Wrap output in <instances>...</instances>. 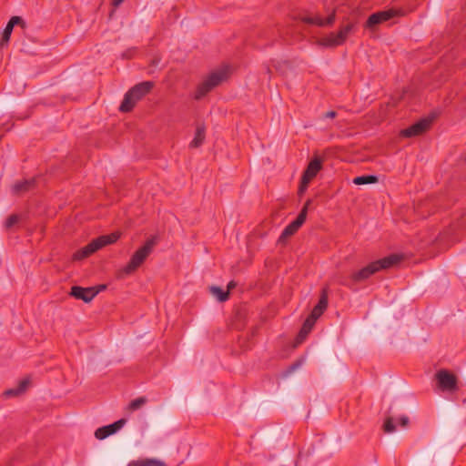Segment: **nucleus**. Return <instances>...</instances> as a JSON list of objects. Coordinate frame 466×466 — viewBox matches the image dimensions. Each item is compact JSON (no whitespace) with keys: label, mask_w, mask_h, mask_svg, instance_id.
<instances>
[{"label":"nucleus","mask_w":466,"mask_h":466,"mask_svg":"<svg viewBox=\"0 0 466 466\" xmlns=\"http://www.w3.org/2000/svg\"><path fill=\"white\" fill-rule=\"evenodd\" d=\"M402 256L399 254H391L383 258L378 259L367 265L366 267L353 272L350 276L354 282H360L368 279L373 274L382 269H387L400 263Z\"/></svg>","instance_id":"f257e3e1"},{"label":"nucleus","mask_w":466,"mask_h":466,"mask_svg":"<svg viewBox=\"0 0 466 466\" xmlns=\"http://www.w3.org/2000/svg\"><path fill=\"white\" fill-rule=\"evenodd\" d=\"M34 182H35L34 179H29V180H24V181H21V182H17V183H15L14 185L13 190H14V192H15L17 194L25 192V191H27L31 187H33Z\"/></svg>","instance_id":"6ab92c4d"},{"label":"nucleus","mask_w":466,"mask_h":466,"mask_svg":"<svg viewBox=\"0 0 466 466\" xmlns=\"http://www.w3.org/2000/svg\"><path fill=\"white\" fill-rule=\"evenodd\" d=\"M311 329H307L305 326H302L298 338L297 342L300 343L304 340V339L308 336V334L310 332Z\"/></svg>","instance_id":"bb28decb"},{"label":"nucleus","mask_w":466,"mask_h":466,"mask_svg":"<svg viewBox=\"0 0 466 466\" xmlns=\"http://www.w3.org/2000/svg\"><path fill=\"white\" fill-rule=\"evenodd\" d=\"M210 293L217 298V299L220 302H224L228 300L229 294L228 291H224L222 289L217 286H212L209 288Z\"/></svg>","instance_id":"aec40b11"},{"label":"nucleus","mask_w":466,"mask_h":466,"mask_svg":"<svg viewBox=\"0 0 466 466\" xmlns=\"http://www.w3.org/2000/svg\"><path fill=\"white\" fill-rule=\"evenodd\" d=\"M301 20L307 24L317 25L319 26L325 25L323 18L319 16H303Z\"/></svg>","instance_id":"5701e85b"},{"label":"nucleus","mask_w":466,"mask_h":466,"mask_svg":"<svg viewBox=\"0 0 466 466\" xmlns=\"http://www.w3.org/2000/svg\"><path fill=\"white\" fill-rule=\"evenodd\" d=\"M310 203H311V200H309V199L307 200L305 205H304V207H303V208L299 212V214H302L303 212H305V218H307L308 208H309Z\"/></svg>","instance_id":"7c9ffc66"},{"label":"nucleus","mask_w":466,"mask_h":466,"mask_svg":"<svg viewBox=\"0 0 466 466\" xmlns=\"http://www.w3.org/2000/svg\"><path fill=\"white\" fill-rule=\"evenodd\" d=\"M16 25H21L23 27H25V22L20 16H12L7 23L5 28L3 31L2 38H1V46L5 45L8 43L13 28Z\"/></svg>","instance_id":"4468645a"},{"label":"nucleus","mask_w":466,"mask_h":466,"mask_svg":"<svg viewBox=\"0 0 466 466\" xmlns=\"http://www.w3.org/2000/svg\"><path fill=\"white\" fill-rule=\"evenodd\" d=\"M123 2H124V0H112V5H113L115 7H117V6H119Z\"/></svg>","instance_id":"72a5a7b5"},{"label":"nucleus","mask_w":466,"mask_h":466,"mask_svg":"<svg viewBox=\"0 0 466 466\" xmlns=\"http://www.w3.org/2000/svg\"><path fill=\"white\" fill-rule=\"evenodd\" d=\"M436 379L439 387L442 390H453L456 389L457 379L456 377L445 370L437 372Z\"/></svg>","instance_id":"1a4fd4ad"},{"label":"nucleus","mask_w":466,"mask_h":466,"mask_svg":"<svg viewBox=\"0 0 466 466\" xmlns=\"http://www.w3.org/2000/svg\"><path fill=\"white\" fill-rule=\"evenodd\" d=\"M147 400L146 397H139L134 400H132L127 406V410L129 411H135L140 409L143 405L147 403Z\"/></svg>","instance_id":"4be33fe9"},{"label":"nucleus","mask_w":466,"mask_h":466,"mask_svg":"<svg viewBox=\"0 0 466 466\" xmlns=\"http://www.w3.org/2000/svg\"><path fill=\"white\" fill-rule=\"evenodd\" d=\"M311 329H307L305 326H302L298 338L297 342L300 343L304 340V339L308 336V334L310 332Z\"/></svg>","instance_id":"a878e982"},{"label":"nucleus","mask_w":466,"mask_h":466,"mask_svg":"<svg viewBox=\"0 0 466 466\" xmlns=\"http://www.w3.org/2000/svg\"><path fill=\"white\" fill-rule=\"evenodd\" d=\"M304 222L305 212H303L302 214H299L297 218L284 228L279 240L285 241L288 238L294 235L298 231V229L303 225Z\"/></svg>","instance_id":"ddd939ff"},{"label":"nucleus","mask_w":466,"mask_h":466,"mask_svg":"<svg viewBox=\"0 0 466 466\" xmlns=\"http://www.w3.org/2000/svg\"><path fill=\"white\" fill-rule=\"evenodd\" d=\"M432 122L431 118H423L417 123L413 124L408 128L400 131V135L405 137H411L419 136L429 129Z\"/></svg>","instance_id":"6e6552de"},{"label":"nucleus","mask_w":466,"mask_h":466,"mask_svg":"<svg viewBox=\"0 0 466 466\" xmlns=\"http://www.w3.org/2000/svg\"><path fill=\"white\" fill-rule=\"evenodd\" d=\"M337 116V113L335 111H329L327 112L323 117H327V118H334L335 116Z\"/></svg>","instance_id":"2f4dec72"},{"label":"nucleus","mask_w":466,"mask_h":466,"mask_svg":"<svg viewBox=\"0 0 466 466\" xmlns=\"http://www.w3.org/2000/svg\"><path fill=\"white\" fill-rule=\"evenodd\" d=\"M228 76V68L222 67L210 73L198 86L195 98L200 99Z\"/></svg>","instance_id":"7ed1b4c3"},{"label":"nucleus","mask_w":466,"mask_h":466,"mask_svg":"<svg viewBox=\"0 0 466 466\" xmlns=\"http://www.w3.org/2000/svg\"><path fill=\"white\" fill-rule=\"evenodd\" d=\"M120 238L119 232H113L109 235L101 236L94 240H92L89 244H87L83 248L76 251L73 258L76 260L83 259L101 248L115 243Z\"/></svg>","instance_id":"20e7f679"},{"label":"nucleus","mask_w":466,"mask_h":466,"mask_svg":"<svg viewBox=\"0 0 466 466\" xmlns=\"http://www.w3.org/2000/svg\"><path fill=\"white\" fill-rule=\"evenodd\" d=\"M315 322L316 320L311 318V317H308L303 324V326H305L307 329H311L313 328V326L315 325Z\"/></svg>","instance_id":"cd10ccee"},{"label":"nucleus","mask_w":466,"mask_h":466,"mask_svg":"<svg viewBox=\"0 0 466 466\" xmlns=\"http://www.w3.org/2000/svg\"><path fill=\"white\" fill-rule=\"evenodd\" d=\"M399 421L402 427H406L409 423V418L407 416L403 415L400 418Z\"/></svg>","instance_id":"c756f323"},{"label":"nucleus","mask_w":466,"mask_h":466,"mask_svg":"<svg viewBox=\"0 0 466 466\" xmlns=\"http://www.w3.org/2000/svg\"><path fill=\"white\" fill-rule=\"evenodd\" d=\"M237 286L236 282L231 280L228 284V289H227V291H230L231 289H233L235 287Z\"/></svg>","instance_id":"473e14b6"},{"label":"nucleus","mask_w":466,"mask_h":466,"mask_svg":"<svg viewBox=\"0 0 466 466\" xmlns=\"http://www.w3.org/2000/svg\"><path fill=\"white\" fill-rule=\"evenodd\" d=\"M127 466H165V463L156 459H145L130 461Z\"/></svg>","instance_id":"a211bd4d"},{"label":"nucleus","mask_w":466,"mask_h":466,"mask_svg":"<svg viewBox=\"0 0 466 466\" xmlns=\"http://www.w3.org/2000/svg\"><path fill=\"white\" fill-rule=\"evenodd\" d=\"M126 422L127 420L120 419L112 424L100 427L95 431V437L98 440H104L119 431L126 424Z\"/></svg>","instance_id":"9b49d317"},{"label":"nucleus","mask_w":466,"mask_h":466,"mask_svg":"<svg viewBox=\"0 0 466 466\" xmlns=\"http://www.w3.org/2000/svg\"><path fill=\"white\" fill-rule=\"evenodd\" d=\"M328 307V294L326 289H324L320 295L319 303L312 309L309 317L313 318L317 320L325 311Z\"/></svg>","instance_id":"2eb2a0df"},{"label":"nucleus","mask_w":466,"mask_h":466,"mask_svg":"<svg viewBox=\"0 0 466 466\" xmlns=\"http://www.w3.org/2000/svg\"><path fill=\"white\" fill-rule=\"evenodd\" d=\"M154 84L146 81L136 85L126 95L119 106L121 112H129L133 109L137 101L150 92Z\"/></svg>","instance_id":"f03ea898"},{"label":"nucleus","mask_w":466,"mask_h":466,"mask_svg":"<svg viewBox=\"0 0 466 466\" xmlns=\"http://www.w3.org/2000/svg\"><path fill=\"white\" fill-rule=\"evenodd\" d=\"M155 245V238L147 240L144 246L138 248L133 254L127 266L123 268V273L126 275H130L134 271H136L144 263L147 258L151 254Z\"/></svg>","instance_id":"39448f33"},{"label":"nucleus","mask_w":466,"mask_h":466,"mask_svg":"<svg viewBox=\"0 0 466 466\" xmlns=\"http://www.w3.org/2000/svg\"><path fill=\"white\" fill-rule=\"evenodd\" d=\"M106 287L103 285L100 287V289H104Z\"/></svg>","instance_id":"f704fd0d"},{"label":"nucleus","mask_w":466,"mask_h":466,"mask_svg":"<svg viewBox=\"0 0 466 466\" xmlns=\"http://www.w3.org/2000/svg\"><path fill=\"white\" fill-rule=\"evenodd\" d=\"M29 383H30L29 380L28 379H25V380L20 381V383L18 384L17 387L5 390L4 392V395L5 397L19 396V395L23 394L27 390V388L29 386Z\"/></svg>","instance_id":"dca6fc26"},{"label":"nucleus","mask_w":466,"mask_h":466,"mask_svg":"<svg viewBox=\"0 0 466 466\" xmlns=\"http://www.w3.org/2000/svg\"><path fill=\"white\" fill-rule=\"evenodd\" d=\"M383 430L386 433H392L396 430V426L391 417H388L383 424Z\"/></svg>","instance_id":"b1692460"},{"label":"nucleus","mask_w":466,"mask_h":466,"mask_svg":"<svg viewBox=\"0 0 466 466\" xmlns=\"http://www.w3.org/2000/svg\"><path fill=\"white\" fill-rule=\"evenodd\" d=\"M353 27V24H348L341 26L338 33H330L329 35L320 38L318 41V44L325 47H335L340 46L346 41Z\"/></svg>","instance_id":"423d86ee"},{"label":"nucleus","mask_w":466,"mask_h":466,"mask_svg":"<svg viewBox=\"0 0 466 466\" xmlns=\"http://www.w3.org/2000/svg\"><path fill=\"white\" fill-rule=\"evenodd\" d=\"M378 181L377 177L375 176H360L356 177L353 179V183L355 185H366V184H372Z\"/></svg>","instance_id":"412c9836"},{"label":"nucleus","mask_w":466,"mask_h":466,"mask_svg":"<svg viewBox=\"0 0 466 466\" xmlns=\"http://www.w3.org/2000/svg\"><path fill=\"white\" fill-rule=\"evenodd\" d=\"M21 216L17 214H13L7 218L5 220V226L6 228H11L13 226H15L18 221H20Z\"/></svg>","instance_id":"393cba45"},{"label":"nucleus","mask_w":466,"mask_h":466,"mask_svg":"<svg viewBox=\"0 0 466 466\" xmlns=\"http://www.w3.org/2000/svg\"><path fill=\"white\" fill-rule=\"evenodd\" d=\"M322 163L323 160L318 156H315L313 159L310 160L307 168L303 172L300 186L299 187V194L302 195L307 190L310 181L321 170Z\"/></svg>","instance_id":"0eeeda50"},{"label":"nucleus","mask_w":466,"mask_h":466,"mask_svg":"<svg viewBox=\"0 0 466 466\" xmlns=\"http://www.w3.org/2000/svg\"><path fill=\"white\" fill-rule=\"evenodd\" d=\"M205 140V127L203 126H198L196 129L195 137L189 144V147L192 148H197L200 147Z\"/></svg>","instance_id":"f3484780"},{"label":"nucleus","mask_w":466,"mask_h":466,"mask_svg":"<svg viewBox=\"0 0 466 466\" xmlns=\"http://www.w3.org/2000/svg\"><path fill=\"white\" fill-rule=\"evenodd\" d=\"M396 14V11L392 9L374 13L367 20L366 27L372 28L375 25L394 17Z\"/></svg>","instance_id":"f8f14e48"},{"label":"nucleus","mask_w":466,"mask_h":466,"mask_svg":"<svg viewBox=\"0 0 466 466\" xmlns=\"http://www.w3.org/2000/svg\"><path fill=\"white\" fill-rule=\"evenodd\" d=\"M324 20V23H325V25H332L333 22L335 21V12H332L327 19H323Z\"/></svg>","instance_id":"c85d7f7f"},{"label":"nucleus","mask_w":466,"mask_h":466,"mask_svg":"<svg viewBox=\"0 0 466 466\" xmlns=\"http://www.w3.org/2000/svg\"><path fill=\"white\" fill-rule=\"evenodd\" d=\"M99 292L96 288H82L79 286H73L71 288L70 295L77 299L85 302H90Z\"/></svg>","instance_id":"9d476101"}]
</instances>
